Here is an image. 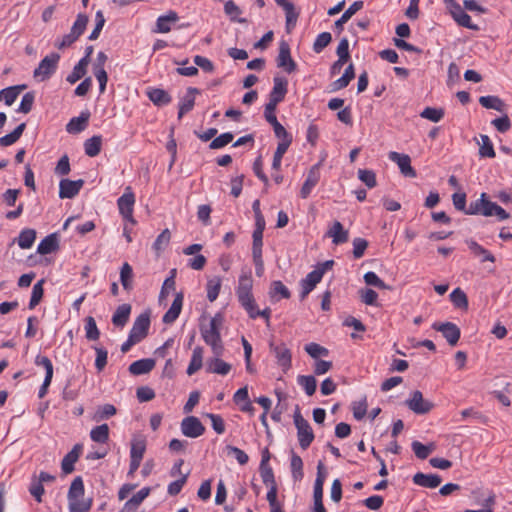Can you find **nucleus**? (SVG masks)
<instances>
[{"instance_id":"obj_4","label":"nucleus","mask_w":512,"mask_h":512,"mask_svg":"<svg viewBox=\"0 0 512 512\" xmlns=\"http://www.w3.org/2000/svg\"><path fill=\"white\" fill-rule=\"evenodd\" d=\"M405 405L415 414L420 415L427 414L434 408V404L424 399L422 392L419 390L411 393V397L405 401Z\"/></svg>"},{"instance_id":"obj_32","label":"nucleus","mask_w":512,"mask_h":512,"mask_svg":"<svg viewBox=\"0 0 512 512\" xmlns=\"http://www.w3.org/2000/svg\"><path fill=\"white\" fill-rule=\"evenodd\" d=\"M203 354L204 350L202 347L197 346L193 349L191 360L186 371L189 376L195 374L198 370L202 368Z\"/></svg>"},{"instance_id":"obj_61","label":"nucleus","mask_w":512,"mask_h":512,"mask_svg":"<svg viewBox=\"0 0 512 512\" xmlns=\"http://www.w3.org/2000/svg\"><path fill=\"white\" fill-rule=\"evenodd\" d=\"M233 139L234 135L231 132L223 133L211 141L209 148L213 150L223 148L232 142Z\"/></svg>"},{"instance_id":"obj_24","label":"nucleus","mask_w":512,"mask_h":512,"mask_svg":"<svg viewBox=\"0 0 512 512\" xmlns=\"http://www.w3.org/2000/svg\"><path fill=\"white\" fill-rule=\"evenodd\" d=\"M90 113L88 111L81 112L80 116L72 118L66 125L68 133L77 134L82 132L89 121Z\"/></svg>"},{"instance_id":"obj_27","label":"nucleus","mask_w":512,"mask_h":512,"mask_svg":"<svg viewBox=\"0 0 512 512\" xmlns=\"http://www.w3.org/2000/svg\"><path fill=\"white\" fill-rule=\"evenodd\" d=\"M147 440L144 435H135L131 441L130 458L143 459Z\"/></svg>"},{"instance_id":"obj_29","label":"nucleus","mask_w":512,"mask_h":512,"mask_svg":"<svg viewBox=\"0 0 512 512\" xmlns=\"http://www.w3.org/2000/svg\"><path fill=\"white\" fill-rule=\"evenodd\" d=\"M178 19L179 17L174 11H170L168 14L160 16L156 22L155 32L168 33L171 30V25L176 23Z\"/></svg>"},{"instance_id":"obj_36","label":"nucleus","mask_w":512,"mask_h":512,"mask_svg":"<svg viewBox=\"0 0 512 512\" xmlns=\"http://www.w3.org/2000/svg\"><path fill=\"white\" fill-rule=\"evenodd\" d=\"M35 239H36V231L31 228H26L20 232V234L17 238V243L21 249H29L32 247Z\"/></svg>"},{"instance_id":"obj_56","label":"nucleus","mask_w":512,"mask_h":512,"mask_svg":"<svg viewBox=\"0 0 512 512\" xmlns=\"http://www.w3.org/2000/svg\"><path fill=\"white\" fill-rule=\"evenodd\" d=\"M412 450L417 458L424 460L430 455V453H432V451L434 450V445H424L419 441H413Z\"/></svg>"},{"instance_id":"obj_48","label":"nucleus","mask_w":512,"mask_h":512,"mask_svg":"<svg viewBox=\"0 0 512 512\" xmlns=\"http://www.w3.org/2000/svg\"><path fill=\"white\" fill-rule=\"evenodd\" d=\"M133 270L129 263L125 262L120 270V282L127 291L132 289Z\"/></svg>"},{"instance_id":"obj_25","label":"nucleus","mask_w":512,"mask_h":512,"mask_svg":"<svg viewBox=\"0 0 512 512\" xmlns=\"http://www.w3.org/2000/svg\"><path fill=\"white\" fill-rule=\"evenodd\" d=\"M59 248L58 236L56 233H52L41 240L37 247V252L40 255L50 254Z\"/></svg>"},{"instance_id":"obj_17","label":"nucleus","mask_w":512,"mask_h":512,"mask_svg":"<svg viewBox=\"0 0 512 512\" xmlns=\"http://www.w3.org/2000/svg\"><path fill=\"white\" fill-rule=\"evenodd\" d=\"M82 445L76 444L70 452H68L61 462V469L64 474H70L74 471V465L78 461L82 453Z\"/></svg>"},{"instance_id":"obj_9","label":"nucleus","mask_w":512,"mask_h":512,"mask_svg":"<svg viewBox=\"0 0 512 512\" xmlns=\"http://www.w3.org/2000/svg\"><path fill=\"white\" fill-rule=\"evenodd\" d=\"M432 328L438 332H441L443 337L447 340L448 344L455 346L460 339V329L452 322L434 323Z\"/></svg>"},{"instance_id":"obj_64","label":"nucleus","mask_w":512,"mask_h":512,"mask_svg":"<svg viewBox=\"0 0 512 512\" xmlns=\"http://www.w3.org/2000/svg\"><path fill=\"white\" fill-rule=\"evenodd\" d=\"M305 351L312 357V358H319L321 356H327L329 351L327 348L317 344V343H309L305 345Z\"/></svg>"},{"instance_id":"obj_22","label":"nucleus","mask_w":512,"mask_h":512,"mask_svg":"<svg viewBox=\"0 0 512 512\" xmlns=\"http://www.w3.org/2000/svg\"><path fill=\"white\" fill-rule=\"evenodd\" d=\"M466 244L472 254L476 257L480 258V261L483 262H491L494 263L496 261L495 256L486 248H484L482 245L477 243L473 239L466 240Z\"/></svg>"},{"instance_id":"obj_19","label":"nucleus","mask_w":512,"mask_h":512,"mask_svg":"<svg viewBox=\"0 0 512 512\" xmlns=\"http://www.w3.org/2000/svg\"><path fill=\"white\" fill-rule=\"evenodd\" d=\"M197 88L189 87L184 97L180 100L178 119H181L186 113L190 112L195 105V94H199Z\"/></svg>"},{"instance_id":"obj_45","label":"nucleus","mask_w":512,"mask_h":512,"mask_svg":"<svg viewBox=\"0 0 512 512\" xmlns=\"http://www.w3.org/2000/svg\"><path fill=\"white\" fill-rule=\"evenodd\" d=\"M480 138L479 156L481 158H494L496 154L490 138L487 135H481Z\"/></svg>"},{"instance_id":"obj_12","label":"nucleus","mask_w":512,"mask_h":512,"mask_svg":"<svg viewBox=\"0 0 512 512\" xmlns=\"http://www.w3.org/2000/svg\"><path fill=\"white\" fill-rule=\"evenodd\" d=\"M277 66L283 68L287 73H292L296 70V63L291 58L289 44L285 41H282L279 45Z\"/></svg>"},{"instance_id":"obj_20","label":"nucleus","mask_w":512,"mask_h":512,"mask_svg":"<svg viewBox=\"0 0 512 512\" xmlns=\"http://www.w3.org/2000/svg\"><path fill=\"white\" fill-rule=\"evenodd\" d=\"M274 86L269 95V102L279 104L287 93V80L281 77L274 78Z\"/></svg>"},{"instance_id":"obj_63","label":"nucleus","mask_w":512,"mask_h":512,"mask_svg":"<svg viewBox=\"0 0 512 512\" xmlns=\"http://www.w3.org/2000/svg\"><path fill=\"white\" fill-rule=\"evenodd\" d=\"M275 133V136L280 139V142H286L287 145H291L292 143V136L286 131L284 126L279 122L276 121L271 124Z\"/></svg>"},{"instance_id":"obj_39","label":"nucleus","mask_w":512,"mask_h":512,"mask_svg":"<svg viewBox=\"0 0 512 512\" xmlns=\"http://www.w3.org/2000/svg\"><path fill=\"white\" fill-rule=\"evenodd\" d=\"M224 12L227 16L230 17V20L232 22H237V23H242V24L247 22V20L245 18L238 17L242 13V11L233 0H228L225 2Z\"/></svg>"},{"instance_id":"obj_33","label":"nucleus","mask_w":512,"mask_h":512,"mask_svg":"<svg viewBox=\"0 0 512 512\" xmlns=\"http://www.w3.org/2000/svg\"><path fill=\"white\" fill-rule=\"evenodd\" d=\"M486 203H490V200L487 198L486 193H482L479 199L470 202L464 213L467 215H483L486 209Z\"/></svg>"},{"instance_id":"obj_15","label":"nucleus","mask_w":512,"mask_h":512,"mask_svg":"<svg viewBox=\"0 0 512 512\" xmlns=\"http://www.w3.org/2000/svg\"><path fill=\"white\" fill-rule=\"evenodd\" d=\"M323 277V269H314L307 276L301 280L302 291L300 294L301 299L303 300L321 281Z\"/></svg>"},{"instance_id":"obj_44","label":"nucleus","mask_w":512,"mask_h":512,"mask_svg":"<svg viewBox=\"0 0 512 512\" xmlns=\"http://www.w3.org/2000/svg\"><path fill=\"white\" fill-rule=\"evenodd\" d=\"M351 80H352V63H350L346 67L344 74L340 78H338L337 80H335L334 82L331 83V85H330L331 91L335 92L342 88H345L346 86L349 85Z\"/></svg>"},{"instance_id":"obj_52","label":"nucleus","mask_w":512,"mask_h":512,"mask_svg":"<svg viewBox=\"0 0 512 512\" xmlns=\"http://www.w3.org/2000/svg\"><path fill=\"white\" fill-rule=\"evenodd\" d=\"M221 289V279L219 277H214L208 280L206 285L207 290V298L210 302H213L217 299L219 292Z\"/></svg>"},{"instance_id":"obj_18","label":"nucleus","mask_w":512,"mask_h":512,"mask_svg":"<svg viewBox=\"0 0 512 512\" xmlns=\"http://www.w3.org/2000/svg\"><path fill=\"white\" fill-rule=\"evenodd\" d=\"M450 13L458 25L474 31L479 30L478 25L472 23L471 17L459 4H455L454 8H451Z\"/></svg>"},{"instance_id":"obj_34","label":"nucleus","mask_w":512,"mask_h":512,"mask_svg":"<svg viewBox=\"0 0 512 512\" xmlns=\"http://www.w3.org/2000/svg\"><path fill=\"white\" fill-rule=\"evenodd\" d=\"M25 87V85H16L4 88L0 91V97L7 106H11Z\"/></svg>"},{"instance_id":"obj_60","label":"nucleus","mask_w":512,"mask_h":512,"mask_svg":"<svg viewBox=\"0 0 512 512\" xmlns=\"http://www.w3.org/2000/svg\"><path fill=\"white\" fill-rule=\"evenodd\" d=\"M420 116L436 123L444 117V110L441 108L426 107L420 113Z\"/></svg>"},{"instance_id":"obj_16","label":"nucleus","mask_w":512,"mask_h":512,"mask_svg":"<svg viewBox=\"0 0 512 512\" xmlns=\"http://www.w3.org/2000/svg\"><path fill=\"white\" fill-rule=\"evenodd\" d=\"M320 164H315L311 167V169L308 172L307 178L305 182L302 185V188L300 190V196L303 199H306L312 189L317 185V183L320 180Z\"/></svg>"},{"instance_id":"obj_2","label":"nucleus","mask_w":512,"mask_h":512,"mask_svg":"<svg viewBox=\"0 0 512 512\" xmlns=\"http://www.w3.org/2000/svg\"><path fill=\"white\" fill-rule=\"evenodd\" d=\"M294 423L297 428L299 445L302 449H307L314 440V433L310 424L302 417L298 408L294 413Z\"/></svg>"},{"instance_id":"obj_50","label":"nucleus","mask_w":512,"mask_h":512,"mask_svg":"<svg viewBox=\"0 0 512 512\" xmlns=\"http://www.w3.org/2000/svg\"><path fill=\"white\" fill-rule=\"evenodd\" d=\"M69 502V512H88L92 506V499H80L74 498L72 500H68Z\"/></svg>"},{"instance_id":"obj_1","label":"nucleus","mask_w":512,"mask_h":512,"mask_svg":"<svg viewBox=\"0 0 512 512\" xmlns=\"http://www.w3.org/2000/svg\"><path fill=\"white\" fill-rule=\"evenodd\" d=\"M253 279L250 275H241L239 277V284L236 290V295L241 306L246 312L251 311L256 304L253 294Z\"/></svg>"},{"instance_id":"obj_10","label":"nucleus","mask_w":512,"mask_h":512,"mask_svg":"<svg viewBox=\"0 0 512 512\" xmlns=\"http://www.w3.org/2000/svg\"><path fill=\"white\" fill-rule=\"evenodd\" d=\"M35 364L37 366H42L45 369V378L38 392V397L43 398L47 394L48 387L53 378V364L47 356L42 355H38L36 357Z\"/></svg>"},{"instance_id":"obj_42","label":"nucleus","mask_w":512,"mask_h":512,"mask_svg":"<svg viewBox=\"0 0 512 512\" xmlns=\"http://www.w3.org/2000/svg\"><path fill=\"white\" fill-rule=\"evenodd\" d=\"M450 300L456 308L462 310L468 309V298L462 289H454L450 294Z\"/></svg>"},{"instance_id":"obj_55","label":"nucleus","mask_w":512,"mask_h":512,"mask_svg":"<svg viewBox=\"0 0 512 512\" xmlns=\"http://www.w3.org/2000/svg\"><path fill=\"white\" fill-rule=\"evenodd\" d=\"M358 178L363 182L367 188L371 189L377 185L376 174L369 169H359L357 172Z\"/></svg>"},{"instance_id":"obj_14","label":"nucleus","mask_w":512,"mask_h":512,"mask_svg":"<svg viewBox=\"0 0 512 512\" xmlns=\"http://www.w3.org/2000/svg\"><path fill=\"white\" fill-rule=\"evenodd\" d=\"M389 159L398 165L404 176L411 178L416 177L417 174L415 169L411 166V159L409 155L392 151L389 153Z\"/></svg>"},{"instance_id":"obj_13","label":"nucleus","mask_w":512,"mask_h":512,"mask_svg":"<svg viewBox=\"0 0 512 512\" xmlns=\"http://www.w3.org/2000/svg\"><path fill=\"white\" fill-rule=\"evenodd\" d=\"M84 185V180L79 179L72 181L70 179H62L59 183V197L61 199L74 198Z\"/></svg>"},{"instance_id":"obj_8","label":"nucleus","mask_w":512,"mask_h":512,"mask_svg":"<svg viewBox=\"0 0 512 512\" xmlns=\"http://www.w3.org/2000/svg\"><path fill=\"white\" fill-rule=\"evenodd\" d=\"M181 432L189 438H197L204 434L205 427L195 416H187L181 422Z\"/></svg>"},{"instance_id":"obj_3","label":"nucleus","mask_w":512,"mask_h":512,"mask_svg":"<svg viewBox=\"0 0 512 512\" xmlns=\"http://www.w3.org/2000/svg\"><path fill=\"white\" fill-rule=\"evenodd\" d=\"M59 59L60 55L57 53H51L44 57L34 70V78L40 81L48 80L55 73Z\"/></svg>"},{"instance_id":"obj_23","label":"nucleus","mask_w":512,"mask_h":512,"mask_svg":"<svg viewBox=\"0 0 512 512\" xmlns=\"http://www.w3.org/2000/svg\"><path fill=\"white\" fill-rule=\"evenodd\" d=\"M182 305H183V294L177 293L170 308L163 316V319H162L163 322L165 324L173 323L178 318L179 314L181 313Z\"/></svg>"},{"instance_id":"obj_49","label":"nucleus","mask_w":512,"mask_h":512,"mask_svg":"<svg viewBox=\"0 0 512 512\" xmlns=\"http://www.w3.org/2000/svg\"><path fill=\"white\" fill-rule=\"evenodd\" d=\"M85 336L90 341L98 340L100 337V331L97 327L95 319L92 316H88L85 319Z\"/></svg>"},{"instance_id":"obj_40","label":"nucleus","mask_w":512,"mask_h":512,"mask_svg":"<svg viewBox=\"0 0 512 512\" xmlns=\"http://www.w3.org/2000/svg\"><path fill=\"white\" fill-rule=\"evenodd\" d=\"M102 138L101 136H93L87 139L84 143V150L89 157L97 156L101 151Z\"/></svg>"},{"instance_id":"obj_35","label":"nucleus","mask_w":512,"mask_h":512,"mask_svg":"<svg viewBox=\"0 0 512 512\" xmlns=\"http://www.w3.org/2000/svg\"><path fill=\"white\" fill-rule=\"evenodd\" d=\"M89 64V60L87 57H83L80 61L74 66L73 71L67 76V81L71 84L76 83L86 74V68Z\"/></svg>"},{"instance_id":"obj_11","label":"nucleus","mask_w":512,"mask_h":512,"mask_svg":"<svg viewBox=\"0 0 512 512\" xmlns=\"http://www.w3.org/2000/svg\"><path fill=\"white\" fill-rule=\"evenodd\" d=\"M149 327L150 315L147 312L141 313L135 319L129 334L140 342L147 336Z\"/></svg>"},{"instance_id":"obj_7","label":"nucleus","mask_w":512,"mask_h":512,"mask_svg":"<svg viewBox=\"0 0 512 512\" xmlns=\"http://www.w3.org/2000/svg\"><path fill=\"white\" fill-rule=\"evenodd\" d=\"M223 318L220 314H216L209 323V326H202L200 331L203 340L206 344L214 343L221 340L219 328L222 324Z\"/></svg>"},{"instance_id":"obj_58","label":"nucleus","mask_w":512,"mask_h":512,"mask_svg":"<svg viewBox=\"0 0 512 512\" xmlns=\"http://www.w3.org/2000/svg\"><path fill=\"white\" fill-rule=\"evenodd\" d=\"M171 239V233L169 229H164L156 238L155 242L153 243V249L159 253L162 250H164L167 245L169 244Z\"/></svg>"},{"instance_id":"obj_21","label":"nucleus","mask_w":512,"mask_h":512,"mask_svg":"<svg viewBox=\"0 0 512 512\" xmlns=\"http://www.w3.org/2000/svg\"><path fill=\"white\" fill-rule=\"evenodd\" d=\"M413 482L418 486L433 489L441 484L442 478L437 474H424L422 472H418L413 476Z\"/></svg>"},{"instance_id":"obj_28","label":"nucleus","mask_w":512,"mask_h":512,"mask_svg":"<svg viewBox=\"0 0 512 512\" xmlns=\"http://www.w3.org/2000/svg\"><path fill=\"white\" fill-rule=\"evenodd\" d=\"M131 313V305L130 304H122L117 307L116 311L112 316V323L116 327H124L129 320V316Z\"/></svg>"},{"instance_id":"obj_47","label":"nucleus","mask_w":512,"mask_h":512,"mask_svg":"<svg viewBox=\"0 0 512 512\" xmlns=\"http://www.w3.org/2000/svg\"><path fill=\"white\" fill-rule=\"evenodd\" d=\"M493 215L497 216L499 220H506L510 217L509 213H507L502 207L490 201V203H486V209L483 212V216L490 217Z\"/></svg>"},{"instance_id":"obj_31","label":"nucleus","mask_w":512,"mask_h":512,"mask_svg":"<svg viewBox=\"0 0 512 512\" xmlns=\"http://www.w3.org/2000/svg\"><path fill=\"white\" fill-rule=\"evenodd\" d=\"M147 96L156 106H165L172 100L171 96L163 89L153 88L147 92Z\"/></svg>"},{"instance_id":"obj_57","label":"nucleus","mask_w":512,"mask_h":512,"mask_svg":"<svg viewBox=\"0 0 512 512\" xmlns=\"http://www.w3.org/2000/svg\"><path fill=\"white\" fill-rule=\"evenodd\" d=\"M253 244H252V257L260 260V254H262L263 246V231H253Z\"/></svg>"},{"instance_id":"obj_59","label":"nucleus","mask_w":512,"mask_h":512,"mask_svg":"<svg viewBox=\"0 0 512 512\" xmlns=\"http://www.w3.org/2000/svg\"><path fill=\"white\" fill-rule=\"evenodd\" d=\"M359 297L361 301L370 306L377 305L378 294L373 289L370 288H362L358 291Z\"/></svg>"},{"instance_id":"obj_54","label":"nucleus","mask_w":512,"mask_h":512,"mask_svg":"<svg viewBox=\"0 0 512 512\" xmlns=\"http://www.w3.org/2000/svg\"><path fill=\"white\" fill-rule=\"evenodd\" d=\"M43 284L44 279H41L36 284H34L29 302L30 309H34L40 303L44 294Z\"/></svg>"},{"instance_id":"obj_37","label":"nucleus","mask_w":512,"mask_h":512,"mask_svg":"<svg viewBox=\"0 0 512 512\" xmlns=\"http://www.w3.org/2000/svg\"><path fill=\"white\" fill-rule=\"evenodd\" d=\"M328 235L333 239V243L335 244H341L348 240V231H345L342 224L338 221L334 222Z\"/></svg>"},{"instance_id":"obj_41","label":"nucleus","mask_w":512,"mask_h":512,"mask_svg":"<svg viewBox=\"0 0 512 512\" xmlns=\"http://www.w3.org/2000/svg\"><path fill=\"white\" fill-rule=\"evenodd\" d=\"M479 103L486 109H494L496 111H503L505 104L504 102L497 96H481L479 98Z\"/></svg>"},{"instance_id":"obj_26","label":"nucleus","mask_w":512,"mask_h":512,"mask_svg":"<svg viewBox=\"0 0 512 512\" xmlns=\"http://www.w3.org/2000/svg\"><path fill=\"white\" fill-rule=\"evenodd\" d=\"M155 367V360L152 358L140 359L129 366V372L133 375L149 373Z\"/></svg>"},{"instance_id":"obj_53","label":"nucleus","mask_w":512,"mask_h":512,"mask_svg":"<svg viewBox=\"0 0 512 512\" xmlns=\"http://www.w3.org/2000/svg\"><path fill=\"white\" fill-rule=\"evenodd\" d=\"M84 483L80 476H77L71 483L68 491V500L80 498L84 495Z\"/></svg>"},{"instance_id":"obj_46","label":"nucleus","mask_w":512,"mask_h":512,"mask_svg":"<svg viewBox=\"0 0 512 512\" xmlns=\"http://www.w3.org/2000/svg\"><path fill=\"white\" fill-rule=\"evenodd\" d=\"M298 384L305 390L308 396H312L317 388V381L312 375H301L298 376Z\"/></svg>"},{"instance_id":"obj_6","label":"nucleus","mask_w":512,"mask_h":512,"mask_svg":"<svg viewBox=\"0 0 512 512\" xmlns=\"http://www.w3.org/2000/svg\"><path fill=\"white\" fill-rule=\"evenodd\" d=\"M270 351L276 358L277 365L282 368L284 372L289 370L292 365V355L290 349L284 344L270 343Z\"/></svg>"},{"instance_id":"obj_38","label":"nucleus","mask_w":512,"mask_h":512,"mask_svg":"<svg viewBox=\"0 0 512 512\" xmlns=\"http://www.w3.org/2000/svg\"><path fill=\"white\" fill-rule=\"evenodd\" d=\"M26 128L25 123L18 125L11 133L0 138V146L7 147L16 143Z\"/></svg>"},{"instance_id":"obj_43","label":"nucleus","mask_w":512,"mask_h":512,"mask_svg":"<svg viewBox=\"0 0 512 512\" xmlns=\"http://www.w3.org/2000/svg\"><path fill=\"white\" fill-rule=\"evenodd\" d=\"M90 438L97 443H106L109 439V427L107 424H102L94 427L90 432Z\"/></svg>"},{"instance_id":"obj_51","label":"nucleus","mask_w":512,"mask_h":512,"mask_svg":"<svg viewBox=\"0 0 512 512\" xmlns=\"http://www.w3.org/2000/svg\"><path fill=\"white\" fill-rule=\"evenodd\" d=\"M149 494V487L142 488L125 503V508L131 509L138 507L149 496Z\"/></svg>"},{"instance_id":"obj_62","label":"nucleus","mask_w":512,"mask_h":512,"mask_svg":"<svg viewBox=\"0 0 512 512\" xmlns=\"http://www.w3.org/2000/svg\"><path fill=\"white\" fill-rule=\"evenodd\" d=\"M87 23H88V16L85 14H82V13L78 14L76 21L74 22V24L71 28V32L73 33V35H75L77 38H79L80 35H82L83 32L85 31Z\"/></svg>"},{"instance_id":"obj_30","label":"nucleus","mask_w":512,"mask_h":512,"mask_svg":"<svg viewBox=\"0 0 512 512\" xmlns=\"http://www.w3.org/2000/svg\"><path fill=\"white\" fill-rule=\"evenodd\" d=\"M207 372L219 375H227L231 370V365L220 358H211L207 361Z\"/></svg>"},{"instance_id":"obj_5","label":"nucleus","mask_w":512,"mask_h":512,"mask_svg":"<svg viewBox=\"0 0 512 512\" xmlns=\"http://www.w3.org/2000/svg\"><path fill=\"white\" fill-rule=\"evenodd\" d=\"M135 203V196L131 190V187H126L124 194L118 198L117 205L120 214L124 219L128 220L132 224L135 223L133 218V207Z\"/></svg>"}]
</instances>
